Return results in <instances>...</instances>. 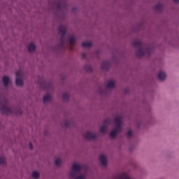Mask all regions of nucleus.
I'll use <instances>...</instances> for the list:
<instances>
[{"label":"nucleus","instance_id":"8","mask_svg":"<svg viewBox=\"0 0 179 179\" xmlns=\"http://www.w3.org/2000/svg\"><path fill=\"white\" fill-rule=\"evenodd\" d=\"M56 6L57 9H60V10L66 8V6H65V2L64 1H59L56 4Z\"/></svg>","mask_w":179,"mask_h":179},{"label":"nucleus","instance_id":"19","mask_svg":"<svg viewBox=\"0 0 179 179\" xmlns=\"http://www.w3.org/2000/svg\"><path fill=\"white\" fill-rule=\"evenodd\" d=\"M61 162H62L61 159L57 158V159H56V160L55 161V166H57V167H59V166H61Z\"/></svg>","mask_w":179,"mask_h":179},{"label":"nucleus","instance_id":"10","mask_svg":"<svg viewBox=\"0 0 179 179\" xmlns=\"http://www.w3.org/2000/svg\"><path fill=\"white\" fill-rule=\"evenodd\" d=\"M158 78L159 80H164L166 78V73H164V71H160L158 74Z\"/></svg>","mask_w":179,"mask_h":179},{"label":"nucleus","instance_id":"24","mask_svg":"<svg viewBox=\"0 0 179 179\" xmlns=\"http://www.w3.org/2000/svg\"><path fill=\"white\" fill-rule=\"evenodd\" d=\"M110 123H111V120H105V121H104L105 124H110Z\"/></svg>","mask_w":179,"mask_h":179},{"label":"nucleus","instance_id":"28","mask_svg":"<svg viewBox=\"0 0 179 179\" xmlns=\"http://www.w3.org/2000/svg\"><path fill=\"white\" fill-rule=\"evenodd\" d=\"M16 114H22V110H19L18 112L15 113Z\"/></svg>","mask_w":179,"mask_h":179},{"label":"nucleus","instance_id":"23","mask_svg":"<svg viewBox=\"0 0 179 179\" xmlns=\"http://www.w3.org/2000/svg\"><path fill=\"white\" fill-rule=\"evenodd\" d=\"M127 136L129 138H131V136H132V131L131 130H129L128 132H127Z\"/></svg>","mask_w":179,"mask_h":179},{"label":"nucleus","instance_id":"17","mask_svg":"<svg viewBox=\"0 0 179 179\" xmlns=\"http://www.w3.org/2000/svg\"><path fill=\"white\" fill-rule=\"evenodd\" d=\"M100 132H101V134H106V132H107V126H106V124L101 127Z\"/></svg>","mask_w":179,"mask_h":179},{"label":"nucleus","instance_id":"1","mask_svg":"<svg viewBox=\"0 0 179 179\" xmlns=\"http://www.w3.org/2000/svg\"><path fill=\"white\" fill-rule=\"evenodd\" d=\"M134 46L137 47L138 50L136 52L137 57H142L144 55H150L151 50L150 48H148L146 50H143V45L142 44V42L141 41H136L134 43Z\"/></svg>","mask_w":179,"mask_h":179},{"label":"nucleus","instance_id":"29","mask_svg":"<svg viewBox=\"0 0 179 179\" xmlns=\"http://www.w3.org/2000/svg\"><path fill=\"white\" fill-rule=\"evenodd\" d=\"M174 2H176V3H179V0H173Z\"/></svg>","mask_w":179,"mask_h":179},{"label":"nucleus","instance_id":"6","mask_svg":"<svg viewBox=\"0 0 179 179\" xmlns=\"http://www.w3.org/2000/svg\"><path fill=\"white\" fill-rule=\"evenodd\" d=\"M84 137L85 138V139H87L88 141H90V139H95L97 137V134H92L90 131H87L84 134Z\"/></svg>","mask_w":179,"mask_h":179},{"label":"nucleus","instance_id":"3","mask_svg":"<svg viewBox=\"0 0 179 179\" xmlns=\"http://www.w3.org/2000/svg\"><path fill=\"white\" fill-rule=\"evenodd\" d=\"M114 121L116 124V128L110 131V136L111 138H115V136H117V134L122 131L121 125H122V120L121 117H117L114 119Z\"/></svg>","mask_w":179,"mask_h":179},{"label":"nucleus","instance_id":"27","mask_svg":"<svg viewBox=\"0 0 179 179\" xmlns=\"http://www.w3.org/2000/svg\"><path fill=\"white\" fill-rule=\"evenodd\" d=\"M43 103H45V95H43Z\"/></svg>","mask_w":179,"mask_h":179},{"label":"nucleus","instance_id":"22","mask_svg":"<svg viewBox=\"0 0 179 179\" xmlns=\"http://www.w3.org/2000/svg\"><path fill=\"white\" fill-rule=\"evenodd\" d=\"M0 164H5V158L0 157Z\"/></svg>","mask_w":179,"mask_h":179},{"label":"nucleus","instance_id":"11","mask_svg":"<svg viewBox=\"0 0 179 179\" xmlns=\"http://www.w3.org/2000/svg\"><path fill=\"white\" fill-rule=\"evenodd\" d=\"M114 86H115V80H110L108 82L107 87L108 89H111V88L114 87Z\"/></svg>","mask_w":179,"mask_h":179},{"label":"nucleus","instance_id":"25","mask_svg":"<svg viewBox=\"0 0 179 179\" xmlns=\"http://www.w3.org/2000/svg\"><path fill=\"white\" fill-rule=\"evenodd\" d=\"M29 149H33V144L31 143H29Z\"/></svg>","mask_w":179,"mask_h":179},{"label":"nucleus","instance_id":"21","mask_svg":"<svg viewBox=\"0 0 179 179\" xmlns=\"http://www.w3.org/2000/svg\"><path fill=\"white\" fill-rule=\"evenodd\" d=\"M47 101H51V96H50L48 94H45V102Z\"/></svg>","mask_w":179,"mask_h":179},{"label":"nucleus","instance_id":"9","mask_svg":"<svg viewBox=\"0 0 179 179\" xmlns=\"http://www.w3.org/2000/svg\"><path fill=\"white\" fill-rule=\"evenodd\" d=\"M3 85L5 86V87H8V85H9V77L8 76H3L2 79Z\"/></svg>","mask_w":179,"mask_h":179},{"label":"nucleus","instance_id":"7","mask_svg":"<svg viewBox=\"0 0 179 179\" xmlns=\"http://www.w3.org/2000/svg\"><path fill=\"white\" fill-rule=\"evenodd\" d=\"M99 161L102 166H107V157L104 155H100Z\"/></svg>","mask_w":179,"mask_h":179},{"label":"nucleus","instance_id":"14","mask_svg":"<svg viewBox=\"0 0 179 179\" xmlns=\"http://www.w3.org/2000/svg\"><path fill=\"white\" fill-rule=\"evenodd\" d=\"M155 10H157V12H160L163 9V4L159 3H157L155 7Z\"/></svg>","mask_w":179,"mask_h":179},{"label":"nucleus","instance_id":"5","mask_svg":"<svg viewBox=\"0 0 179 179\" xmlns=\"http://www.w3.org/2000/svg\"><path fill=\"white\" fill-rule=\"evenodd\" d=\"M15 85L17 86H22L23 85V80H22V72L17 71L16 73Z\"/></svg>","mask_w":179,"mask_h":179},{"label":"nucleus","instance_id":"20","mask_svg":"<svg viewBox=\"0 0 179 179\" xmlns=\"http://www.w3.org/2000/svg\"><path fill=\"white\" fill-rule=\"evenodd\" d=\"M63 100L65 101H68V100H69V94L68 93H64L63 94Z\"/></svg>","mask_w":179,"mask_h":179},{"label":"nucleus","instance_id":"18","mask_svg":"<svg viewBox=\"0 0 179 179\" xmlns=\"http://www.w3.org/2000/svg\"><path fill=\"white\" fill-rule=\"evenodd\" d=\"M32 177L33 178H38L40 177V173L37 171H34L32 173Z\"/></svg>","mask_w":179,"mask_h":179},{"label":"nucleus","instance_id":"2","mask_svg":"<svg viewBox=\"0 0 179 179\" xmlns=\"http://www.w3.org/2000/svg\"><path fill=\"white\" fill-rule=\"evenodd\" d=\"M72 170L73 171L70 173V177H71V178L85 179V176L83 175H80L78 177L76 176H78V173H80V170H82V166H80V165L78 164H73L72 166Z\"/></svg>","mask_w":179,"mask_h":179},{"label":"nucleus","instance_id":"26","mask_svg":"<svg viewBox=\"0 0 179 179\" xmlns=\"http://www.w3.org/2000/svg\"><path fill=\"white\" fill-rule=\"evenodd\" d=\"M86 70L88 71L89 72H92V67L89 66L88 69L86 68Z\"/></svg>","mask_w":179,"mask_h":179},{"label":"nucleus","instance_id":"13","mask_svg":"<svg viewBox=\"0 0 179 179\" xmlns=\"http://www.w3.org/2000/svg\"><path fill=\"white\" fill-rule=\"evenodd\" d=\"M36 50V46L34 43H29L28 45V51L29 52H33Z\"/></svg>","mask_w":179,"mask_h":179},{"label":"nucleus","instance_id":"15","mask_svg":"<svg viewBox=\"0 0 179 179\" xmlns=\"http://www.w3.org/2000/svg\"><path fill=\"white\" fill-rule=\"evenodd\" d=\"M82 45L85 48H89L92 47V45H93V43H92V42H83Z\"/></svg>","mask_w":179,"mask_h":179},{"label":"nucleus","instance_id":"4","mask_svg":"<svg viewBox=\"0 0 179 179\" xmlns=\"http://www.w3.org/2000/svg\"><path fill=\"white\" fill-rule=\"evenodd\" d=\"M66 30H67L66 25L61 24L58 27V31H59V34H61L60 41H61V44H62V45H64V44H65V34H66Z\"/></svg>","mask_w":179,"mask_h":179},{"label":"nucleus","instance_id":"16","mask_svg":"<svg viewBox=\"0 0 179 179\" xmlns=\"http://www.w3.org/2000/svg\"><path fill=\"white\" fill-rule=\"evenodd\" d=\"M69 44L71 45V47L73 46V45L75 44V36H71L69 38Z\"/></svg>","mask_w":179,"mask_h":179},{"label":"nucleus","instance_id":"12","mask_svg":"<svg viewBox=\"0 0 179 179\" xmlns=\"http://www.w3.org/2000/svg\"><path fill=\"white\" fill-rule=\"evenodd\" d=\"M102 69H108L110 68V63L108 62H103L101 64Z\"/></svg>","mask_w":179,"mask_h":179},{"label":"nucleus","instance_id":"30","mask_svg":"<svg viewBox=\"0 0 179 179\" xmlns=\"http://www.w3.org/2000/svg\"><path fill=\"white\" fill-rule=\"evenodd\" d=\"M83 58H86V54H83Z\"/></svg>","mask_w":179,"mask_h":179}]
</instances>
